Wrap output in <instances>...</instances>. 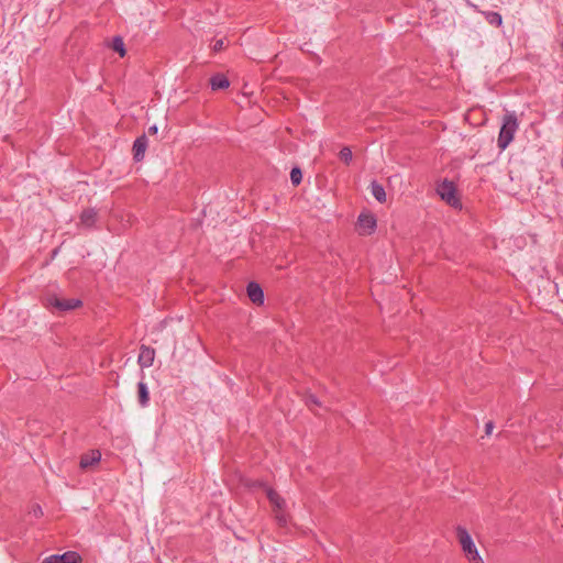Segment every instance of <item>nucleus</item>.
<instances>
[{
	"instance_id": "nucleus-10",
	"label": "nucleus",
	"mask_w": 563,
	"mask_h": 563,
	"mask_svg": "<svg viewBox=\"0 0 563 563\" xmlns=\"http://www.w3.org/2000/svg\"><path fill=\"white\" fill-rule=\"evenodd\" d=\"M101 460V453L98 450H91L88 453H85L80 456L79 465L82 470L89 468Z\"/></svg>"
},
{
	"instance_id": "nucleus-25",
	"label": "nucleus",
	"mask_w": 563,
	"mask_h": 563,
	"mask_svg": "<svg viewBox=\"0 0 563 563\" xmlns=\"http://www.w3.org/2000/svg\"><path fill=\"white\" fill-rule=\"evenodd\" d=\"M157 131H158V128L156 125H152V126L148 128V133L152 134V135L156 134Z\"/></svg>"
},
{
	"instance_id": "nucleus-7",
	"label": "nucleus",
	"mask_w": 563,
	"mask_h": 563,
	"mask_svg": "<svg viewBox=\"0 0 563 563\" xmlns=\"http://www.w3.org/2000/svg\"><path fill=\"white\" fill-rule=\"evenodd\" d=\"M147 148V137L145 134L136 137L133 143V158L135 162H142L144 159L145 151Z\"/></svg>"
},
{
	"instance_id": "nucleus-20",
	"label": "nucleus",
	"mask_w": 563,
	"mask_h": 563,
	"mask_svg": "<svg viewBox=\"0 0 563 563\" xmlns=\"http://www.w3.org/2000/svg\"><path fill=\"white\" fill-rule=\"evenodd\" d=\"M274 512H275V519L277 520L278 525L280 527H285L287 525V516L284 511V509L282 510H277V509H274Z\"/></svg>"
},
{
	"instance_id": "nucleus-1",
	"label": "nucleus",
	"mask_w": 563,
	"mask_h": 563,
	"mask_svg": "<svg viewBox=\"0 0 563 563\" xmlns=\"http://www.w3.org/2000/svg\"><path fill=\"white\" fill-rule=\"evenodd\" d=\"M519 128V122L515 112H507L503 118V125L499 131L497 145L504 151L512 142L515 133Z\"/></svg>"
},
{
	"instance_id": "nucleus-13",
	"label": "nucleus",
	"mask_w": 563,
	"mask_h": 563,
	"mask_svg": "<svg viewBox=\"0 0 563 563\" xmlns=\"http://www.w3.org/2000/svg\"><path fill=\"white\" fill-rule=\"evenodd\" d=\"M97 221V211L95 209H85L80 214V223L87 228L95 225Z\"/></svg>"
},
{
	"instance_id": "nucleus-6",
	"label": "nucleus",
	"mask_w": 563,
	"mask_h": 563,
	"mask_svg": "<svg viewBox=\"0 0 563 563\" xmlns=\"http://www.w3.org/2000/svg\"><path fill=\"white\" fill-rule=\"evenodd\" d=\"M357 224L364 234H372L377 225L376 218L372 213H361L357 218Z\"/></svg>"
},
{
	"instance_id": "nucleus-9",
	"label": "nucleus",
	"mask_w": 563,
	"mask_h": 563,
	"mask_svg": "<svg viewBox=\"0 0 563 563\" xmlns=\"http://www.w3.org/2000/svg\"><path fill=\"white\" fill-rule=\"evenodd\" d=\"M155 357V350L153 347L142 345L139 354V364L142 368L151 367Z\"/></svg>"
},
{
	"instance_id": "nucleus-24",
	"label": "nucleus",
	"mask_w": 563,
	"mask_h": 563,
	"mask_svg": "<svg viewBox=\"0 0 563 563\" xmlns=\"http://www.w3.org/2000/svg\"><path fill=\"white\" fill-rule=\"evenodd\" d=\"M493 429H494V423H493V421H488V422L485 424V433H486L487 435H489V434L492 433Z\"/></svg>"
},
{
	"instance_id": "nucleus-15",
	"label": "nucleus",
	"mask_w": 563,
	"mask_h": 563,
	"mask_svg": "<svg viewBox=\"0 0 563 563\" xmlns=\"http://www.w3.org/2000/svg\"><path fill=\"white\" fill-rule=\"evenodd\" d=\"M371 192L378 202L386 201L385 188L380 184H378L376 180H373L371 183Z\"/></svg>"
},
{
	"instance_id": "nucleus-16",
	"label": "nucleus",
	"mask_w": 563,
	"mask_h": 563,
	"mask_svg": "<svg viewBox=\"0 0 563 563\" xmlns=\"http://www.w3.org/2000/svg\"><path fill=\"white\" fill-rule=\"evenodd\" d=\"M483 14H484L486 21L490 25H494V26H500L501 25L503 18H501V15L498 12L486 11V12H483Z\"/></svg>"
},
{
	"instance_id": "nucleus-22",
	"label": "nucleus",
	"mask_w": 563,
	"mask_h": 563,
	"mask_svg": "<svg viewBox=\"0 0 563 563\" xmlns=\"http://www.w3.org/2000/svg\"><path fill=\"white\" fill-rule=\"evenodd\" d=\"M224 46V40L223 38H220V40H217L213 45H212V51L213 52H220Z\"/></svg>"
},
{
	"instance_id": "nucleus-3",
	"label": "nucleus",
	"mask_w": 563,
	"mask_h": 563,
	"mask_svg": "<svg viewBox=\"0 0 563 563\" xmlns=\"http://www.w3.org/2000/svg\"><path fill=\"white\" fill-rule=\"evenodd\" d=\"M437 192L449 206L453 208H461V201L453 181L444 179L438 185Z\"/></svg>"
},
{
	"instance_id": "nucleus-19",
	"label": "nucleus",
	"mask_w": 563,
	"mask_h": 563,
	"mask_svg": "<svg viewBox=\"0 0 563 563\" xmlns=\"http://www.w3.org/2000/svg\"><path fill=\"white\" fill-rule=\"evenodd\" d=\"M339 157L341 161H343L346 165H349L353 158V155H352V151L350 147L347 146H344L340 153H339Z\"/></svg>"
},
{
	"instance_id": "nucleus-4",
	"label": "nucleus",
	"mask_w": 563,
	"mask_h": 563,
	"mask_svg": "<svg viewBox=\"0 0 563 563\" xmlns=\"http://www.w3.org/2000/svg\"><path fill=\"white\" fill-rule=\"evenodd\" d=\"M46 300H47V303H46L47 307H52L62 312L74 310L76 308H79L82 305L81 300L76 299V298L66 299V298H58L56 296H52V297H48Z\"/></svg>"
},
{
	"instance_id": "nucleus-18",
	"label": "nucleus",
	"mask_w": 563,
	"mask_h": 563,
	"mask_svg": "<svg viewBox=\"0 0 563 563\" xmlns=\"http://www.w3.org/2000/svg\"><path fill=\"white\" fill-rule=\"evenodd\" d=\"M290 180L294 186H298L302 180V173L299 167H294L290 172Z\"/></svg>"
},
{
	"instance_id": "nucleus-23",
	"label": "nucleus",
	"mask_w": 563,
	"mask_h": 563,
	"mask_svg": "<svg viewBox=\"0 0 563 563\" xmlns=\"http://www.w3.org/2000/svg\"><path fill=\"white\" fill-rule=\"evenodd\" d=\"M33 514L37 518L43 516V510H42L41 506H38V505L33 506Z\"/></svg>"
},
{
	"instance_id": "nucleus-8",
	"label": "nucleus",
	"mask_w": 563,
	"mask_h": 563,
	"mask_svg": "<svg viewBox=\"0 0 563 563\" xmlns=\"http://www.w3.org/2000/svg\"><path fill=\"white\" fill-rule=\"evenodd\" d=\"M247 296L253 303L262 305L264 302V291L260 284L250 282L246 287Z\"/></svg>"
},
{
	"instance_id": "nucleus-11",
	"label": "nucleus",
	"mask_w": 563,
	"mask_h": 563,
	"mask_svg": "<svg viewBox=\"0 0 563 563\" xmlns=\"http://www.w3.org/2000/svg\"><path fill=\"white\" fill-rule=\"evenodd\" d=\"M266 495L274 509L282 510L285 508V499L271 487H266Z\"/></svg>"
},
{
	"instance_id": "nucleus-17",
	"label": "nucleus",
	"mask_w": 563,
	"mask_h": 563,
	"mask_svg": "<svg viewBox=\"0 0 563 563\" xmlns=\"http://www.w3.org/2000/svg\"><path fill=\"white\" fill-rule=\"evenodd\" d=\"M112 49L117 53H119V55L121 57H123L126 53L125 51V47H124V42L122 40V37L120 36H114L113 40H112Z\"/></svg>"
},
{
	"instance_id": "nucleus-12",
	"label": "nucleus",
	"mask_w": 563,
	"mask_h": 563,
	"mask_svg": "<svg viewBox=\"0 0 563 563\" xmlns=\"http://www.w3.org/2000/svg\"><path fill=\"white\" fill-rule=\"evenodd\" d=\"M212 90L225 89L230 86L229 79L223 74H216L210 78Z\"/></svg>"
},
{
	"instance_id": "nucleus-5",
	"label": "nucleus",
	"mask_w": 563,
	"mask_h": 563,
	"mask_svg": "<svg viewBox=\"0 0 563 563\" xmlns=\"http://www.w3.org/2000/svg\"><path fill=\"white\" fill-rule=\"evenodd\" d=\"M81 556L75 551H67L63 554H53L45 558L41 563H79Z\"/></svg>"
},
{
	"instance_id": "nucleus-14",
	"label": "nucleus",
	"mask_w": 563,
	"mask_h": 563,
	"mask_svg": "<svg viewBox=\"0 0 563 563\" xmlns=\"http://www.w3.org/2000/svg\"><path fill=\"white\" fill-rule=\"evenodd\" d=\"M137 399L141 407H146L150 402V391L144 382L137 384Z\"/></svg>"
},
{
	"instance_id": "nucleus-26",
	"label": "nucleus",
	"mask_w": 563,
	"mask_h": 563,
	"mask_svg": "<svg viewBox=\"0 0 563 563\" xmlns=\"http://www.w3.org/2000/svg\"><path fill=\"white\" fill-rule=\"evenodd\" d=\"M264 486H265V485H264L262 482H258V481H256V482H254V483L252 484V487H264Z\"/></svg>"
},
{
	"instance_id": "nucleus-21",
	"label": "nucleus",
	"mask_w": 563,
	"mask_h": 563,
	"mask_svg": "<svg viewBox=\"0 0 563 563\" xmlns=\"http://www.w3.org/2000/svg\"><path fill=\"white\" fill-rule=\"evenodd\" d=\"M306 405L312 409L313 407H320L321 404L319 401V399L317 398V396L310 394L306 397Z\"/></svg>"
},
{
	"instance_id": "nucleus-2",
	"label": "nucleus",
	"mask_w": 563,
	"mask_h": 563,
	"mask_svg": "<svg viewBox=\"0 0 563 563\" xmlns=\"http://www.w3.org/2000/svg\"><path fill=\"white\" fill-rule=\"evenodd\" d=\"M456 538L464 555L466 556L470 563H484L483 559L481 558L477 551L475 543L473 542L471 534L464 527H456Z\"/></svg>"
}]
</instances>
